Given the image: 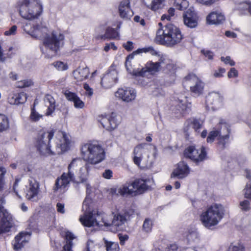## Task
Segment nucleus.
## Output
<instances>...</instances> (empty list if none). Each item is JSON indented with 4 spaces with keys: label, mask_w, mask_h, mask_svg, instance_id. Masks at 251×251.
<instances>
[{
    "label": "nucleus",
    "mask_w": 251,
    "mask_h": 251,
    "mask_svg": "<svg viewBox=\"0 0 251 251\" xmlns=\"http://www.w3.org/2000/svg\"><path fill=\"white\" fill-rule=\"evenodd\" d=\"M42 11L39 0H23L20 6L19 12L24 19L28 20L23 26L24 30L32 38L44 37L43 45L47 53L50 57L56 54L64 45V36L60 32L52 31L47 34L48 29L42 25L41 20L38 18Z\"/></svg>",
    "instance_id": "1"
},
{
    "label": "nucleus",
    "mask_w": 251,
    "mask_h": 251,
    "mask_svg": "<svg viewBox=\"0 0 251 251\" xmlns=\"http://www.w3.org/2000/svg\"><path fill=\"white\" fill-rule=\"evenodd\" d=\"M54 134L53 130L39 134L37 137L36 147L41 154H60L66 151L69 147V141L66 135L58 131L56 136V142L54 145H50V141Z\"/></svg>",
    "instance_id": "2"
},
{
    "label": "nucleus",
    "mask_w": 251,
    "mask_h": 251,
    "mask_svg": "<svg viewBox=\"0 0 251 251\" xmlns=\"http://www.w3.org/2000/svg\"><path fill=\"white\" fill-rule=\"evenodd\" d=\"M161 68L163 69V72L165 74L164 76L165 84L170 85L173 83L176 78L175 67L168 59L164 57H161L159 61L156 62H148L145 67L140 70H134L132 74L136 76L144 77L148 74H155Z\"/></svg>",
    "instance_id": "3"
},
{
    "label": "nucleus",
    "mask_w": 251,
    "mask_h": 251,
    "mask_svg": "<svg viewBox=\"0 0 251 251\" xmlns=\"http://www.w3.org/2000/svg\"><path fill=\"white\" fill-rule=\"evenodd\" d=\"M182 38L180 29L169 24L157 30L155 40L161 45L173 47L180 43Z\"/></svg>",
    "instance_id": "4"
},
{
    "label": "nucleus",
    "mask_w": 251,
    "mask_h": 251,
    "mask_svg": "<svg viewBox=\"0 0 251 251\" xmlns=\"http://www.w3.org/2000/svg\"><path fill=\"white\" fill-rule=\"evenodd\" d=\"M83 161L80 158L74 159L68 167V173H63L60 177H58L55 182L53 187L54 192H56L58 190H63L66 191L69 187L71 181H75L74 172L77 169L80 171H83Z\"/></svg>",
    "instance_id": "5"
},
{
    "label": "nucleus",
    "mask_w": 251,
    "mask_h": 251,
    "mask_svg": "<svg viewBox=\"0 0 251 251\" xmlns=\"http://www.w3.org/2000/svg\"><path fill=\"white\" fill-rule=\"evenodd\" d=\"M225 210L220 204L211 205L200 216V220L202 225L207 228L211 229L216 226L223 218Z\"/></svg>",
    "instance_id": "6"
},
{
    "label": "nucleus",
    "mask_w": 251,
    "mask_h": 251,
    "mask_svg": "<svg viewBox=\"0 0 251 251\" xmlns=\"http://www.w3.org/2000/svg\"><path fill=\"white\" fill-rule=\"evenodd\" d=\"M81 151L83 160L91 164L99 163L105 158L103 149L96 143H89L83 145Z\"/></svg>",
    "instance_id": "7"
},
{
    "label": "nucleus",
    "mask_w": 251,
    "mask_h": 251,
    "mask_svg": "<svg viewBox=\"0 0 251 251\" xmlns=\"http://www.w3.org/2000/svg\"><path fill=\"white\" fill-rule=\"evenodd\" d=\"M88 205L86 202V199L83 203L82 210H85V212L83 217L79 218L81 223L85 226L91 227L94 226H104L107 227L105 223H108V217L107 216L103 215L100 212L95 211L92 212H87Z\"/></svg>",
    "instance_id": "8"
},
{
    "label": "nucleus",
    "mask_w": 251,
    "mask_h": 251,
    "mask_svg": "<svg viewBox=\"0 0 251 251\" xmlns=\"http://www.w3.org/2000/svg\"><path fill=\"white\" fill-rule=\"evenodd\" d=\"M151 180L149 179H136L131 183L126 182L118 189L121 196L130 195L134 193L141 194L151 189Z\"/></svg>",
    "instance_id": "9"
},
{
    "label": "nucleus",
    "mask_w": 251,
    "mask_h": 251,
    "mask_svg": "<svg viewBox=\"0 0 251 251\" xmlns=\"http://www.w3.org/2000/svg\"><path fill=\"white\" fill-rule=\"evenodd\" d=\"M184 155L186 158L191 159L196 165H199L205 159L206 152L203 147L199 151L195 146H191L185 149Z\"/></svg>",
    "instance_id": "10"
},
{
    "label": "nucleus",
    "mask_w": 251,
    "mask_h": 251,
    "mask_svg": "<svg viewBox=\"0 0 251 251\" xmlns=\"http://www.w3.org/2000/svg\"><path fill=\"white\" fill-rule=\"evenodd\" d=\"M184 83L190 86V91L194 96H199L202 94L204 83L195 75H189L184 78Z\"/></svg>",
    "instance_id": "11"
},
{
    "label": "nucleus",
    "mask_w": 251,
    "mask_h": 251,
    "mask_svg": "<svg viewBox=\"0 0 251 251\" xmlns=\"http://www.w3.org/2000/svg\"><path fill=\"white\" fill-rule=\"evenodd\" d=\"M215 128L219 135L218 138V144L223 149L228 141L230 132V126L226 122L221 120Z\"/></svg>",
    "instance_id": "12"
},
{
    "label": "nucleus",
    "mask_w": 251,
    "mask_h": 251,
    "mask_svg": "<svg viewBox=\"0 0 251 251\" xmlns=\"http://www.w3.org/2000/svg\"><path fill=\"white\" fill-rule=\"evenodd\" d=\"M39 183L36 180L33 178L29 180V185L26 186L25 192V197L28 200L37 201L39 200Z\"/></svg>",
    "instance_id": "13"
},
{
    "label": "nucleus",
    "mask_w": 251,
    "mask_h": 251,
    "mask_svg": "<svg viewBox=\"0 0 251 251\" xmlns=\"http://www.w3.org/2000/svg\"><path fill=\"white\" fill-rule=\"evenodd\" d=\"M11 214L4 207L0 208V234L9 231L12 226Z\"/></svg>",
    "instance_id": "14"
},
{
    "label": "nucleus",
    "mask_w": 251,
    "mask_h": 251,
    "mask_svg": "<svg viewBox=\"0 0 251 251\" xmlns=\"http://www.w3.org/2000/svg\"><path fill=\"white\" fill-rule=\"evenodd\" d=\"M223 100V95L216 92L209 93L206 97V106L208 109H216L222 105Z\"/></svg>",
    "instance_id": "15"
},
{
    "label": "nucleus",
    "mask_w": 251,
    "mask_h": 251,
    "mask_svg": "<svg viewBox=\"0 0 251 251\" xmlns=\"http://www.w3.org/2000/svg\"><path fill=\"white\" fill-rule=\"evenodd\" d=\"M118 81V72L115 69L109 70L101 78V84L106 89L110 88Z\"/></svg>",
    "instance_id": "16"
},
{
    "label": "nucleus",
    "mask_w": 251,
    "mask_h": 251,
    "mask_svg": "<svg viewBox=\"0 0 251 251\" xmlns=\"http://www.w3.org/2000/svg\"><path fill=\"white\" fill-rule=\"evenodd\" d=\"M183 22L188 27L195 28L198 25V17L196 13L190 9H188L183 14Z\"/></svg>",
    "instance_id": "17"
},
{
    "label": "nucleus",
    "mask_w": 251,
    "mask_h": 251,
    "mask_svg": "<svg viewBox=\"0 0 251 251\" xmlns=\"http://www.w3.org/2000/svg\"><path fill=\"white\" fill-rule=\"evenodd\" d=\"M164 80H165L164 79ZM165 81L160 82V80H155L151 82L150 85L148 87V91L151 93L152 95L155 97H159L164 95L165 92L162 89V86H168L165 85Z\"/></svg>",
    "instance_id": "18"
},
{
    "label": "nucleus",
    "mask_w": 251,
    "mask_h": 251,
    "mask_svg": "<svg viewBox=\"0 0 251 251\" xmlns=\"http://www.w3.org/2000/svg\"><path fill=\"white\" fill-rule=\"evenodd\" d=\"M100 123L107 130L112 131L118 126V122L115 119V115L113 113L110 115L102 116L100 120Z\"/></svg>",
    "instance_id": "19"
},
{
    "label": "nucleus",
    "mask_w": 251,
    "mask_h": 251,
    "mask_svg": "<svg viewBox=\"0 0 251 251\" xmlns=\"http://www.w3.org/2000/svg\"><path fill=\"white\" fill-rule=\"evenodd\" d=\"M108 218V223H105L107 227L110 226H119L124 224L127 221L129 216L127 212H125L123 214L119 213Z\"/></svg>",
    "instance_id": "20"
},
{
    "label": "nucleus",
    "mask_w": 251,
    "mask_h": 251,
    "mask_svg": "<svg viewBox=\"0 0 251 251\" xmlns=\"http://www.w3.org/2000/svg\"><path fill=\"white\" fill-rule=\"evenodd\" d=\"M119 13L121 18L128 20L133 15V12L130 9L129 0L122 1L119 6Z\"/></svg>",
    "instance_id": "21"
},
{
    "label": "nucleus",
    "mask_w": 251,
    "mask_h": 251,
    "mask_svg": "<svg viewBox=\"0 0 251 251\" xmlns=\"http://www.w3.org/2000/svg\"><path fill=\"white\" fill-rule=\"evenodd\" d=\"M189 173V168L184 161H180L177 164V167L174 170L171 174V177L183 178L186 176Z\"/></svg>",
    "instance_id": "22"
},
{
    "label": "nucleus",
    "mask_w": 251,
    "mask_h": 251,
    "mask_svg": "<svg viewBox=\"0 0 251 251\" xmlns=\"http://www.w3.org/2000/svg\"><path fill=\"white\" fill-rule=\"evenodd\" d=\"M187 126L184 127V131L186 134H188L189 127H192L197 133H199L202 128L203 120L201 119L193 118L191 120L187 121Z\"/></svg>",
    "instance_id": "23"
},
{
    "label": "nucleus",
    "mask_w": 251,
    "mask_h": 251,
    "mask_svg": "<svg viewBox=\"0 0 251 251\" xmlns=\"http://www.w3.org/2000/svg\"><path fill=\"white\" fill-rule=\"evenodd\" d=\"M150 52L152 55H156L157 52L156 50H155L152 47H149L147 48H144L142 49H138L136 50L133 51L132 53L129 54L126 58V61L125 62V66L126 68L127 71L130 73V70H129L128 64L130 66L129 61L132 59L134 58V55L139 54L142 52Z\"/></svg>",
    "instance_id": "24"
},
{
    "label": "nucleus",
    "mask_w": 251,
    "mask_h": 251,
    "mask_svg": "<svg viewBox=\"0 0 251 251\" xmlns=\"http://www.w3.org/2000/svg\"><path fill=\"white\" fill-rule=\"evenodd\" d=\"M135 94L134 91L133 90L119 89L116 92L115 96L122 99L124 101L129 102L135 98Z\"/></svg>",
    "instance_id": "25"
},
{
    "label": "nucleus",
    "mask_w": 251,
    "mask_h": 251,
    "mask_svg": "<svg viewBox=\"0 0 251 251\" xmlns=\"http://www.w3.org/2000/svg\"><path fill=\"white\" fill-rule=\"evenodd\" d=\"M225 20V16L221 12H212L206 18L207 22L209 24L219 25L222 24Z\"/></svg>",
    "instance_id": "26"
},
{
    "label": "nucleus",
    "mask_w": 251,
    "mask_h": 251,
    "mask_svg": "<svg viewBox=\"0 0 251 251\" xmlns=\"http://www.w3.org/2000/svg\"><path fill=\"white\" fill-rule=\"evenodd\" d=\"M64 95L68 100L74 102L75 107L77 108H82L84 107V103L75 93L66 90L64 93Z\"/></svg>",
    "instance_id": "27"
},
{
    "label": "nucleus",
    "mask_w": 251,
    "mask_h": 251,
    "mask_svg": "<svg viewBox=\"0 0 251 251\" xmlns=\"http://www.w3.org/2000/svg\"><path fill=\"white\" fill-rule=\"evenodd\" d=\"M146 146H147V144L142 143L137 145L134 148L133 161L138 166L140 165L142 154L145 151V147Z\"/></svg>",
    "instance_id": "28"
},
{
    "label": "nucleus",
    "mask_w": 251,
    "mask_h": 251,
    "mask_svg": "<svg viewBox=\"0 0 251 251\" xmlns=\"http://www.w3.org/2000/svg\"><path fill=\"white\" fill-rule=\"evenodd\" d=\"M26 233L21 232L15 237L13 245L14 250L18 251L21 250L26 243Z\"/></svg>",
    "instance_id": "29"
},
{
    "label": "nucleus",
    "mask_w": 251,
    "mask_h": 251,
    "mask_svg": "<svg viewBox=\"0 0 251 251\" xmlns=\"http://www.w3.org/2000/svg\"><path fill=\"white\" fill-rule=\"evenodd\" d=\"M26 94L24 92L13 94L8 98V101L11 104L18 105L23 104L26 101Z\"/></svg>",
    "instance_id": "30"
},
{
    "label": "nucleus",
    "mask_w": 251,
    "mask_h": 251,
    "mask_svg": "<svg viewBox=\"0 0 251 251\" xmlns=\"http://www.w3.org/2000/svg\"><path fill=\"white\" fill-rule=\"evenodd\" d=\"M89 74V69L87 67L78 68L73 72L74 77L77 81H82L88 77Z\"/></svg>",
    "instance_id": "31"
},
{
    "label": "nucleus",
    "mask_w": 251,
    "mask_h": 251,
    "mask_svg": "<svg viewBox=\"0 0 251 251\" xmlns=\"http://www.w3.org/2000/svg\"><path fill=\"white\" fill-rule=\"evenodd\" d=\"M45 105L48 107L47 115H50L55 110V101L54 98L50 95H47L44 99Z\"/></svg>",
    "instance_id": "32"
},
{
    "label": "nucleus",
    "mask_w": 251,
    "mask_h": 251,
    "mask_svg": "<svg viewBox=\"0 0 251 251\" xmlns=\"http://www.w3.org/2000/svg\"><path fill=\"white\" fill-rule=\"evenodd\" d=\"M187 243L191 244L197 241L199 239V233L195 229H190L184 233Z\"/></svg>",
    "instance_id": "33"
},
{
    "label": "nucleus",
    "mask_w": 251,
    "mask_h": 251,
    "mask_svg": "<svg viewBox=\"0 0 251 251\" xmlns=\"http://www.w3.org/2000/svg\"><path fill=\"white\" fill-rule=\"evenodd\" d=\"M119 36V33L113 28L108 27L104 35L99 36L97 38L101 39H115Z\"/></svg>",
    "instance_id": "34"
},
{
    "label": "nucleus",
    "mask_w": 251,
    "mask_h": 251,
    "mask_svg": "<svg viewBox=\"0 0 251 251\" xmlns=\"http://www.w3.org/2000/svg\"><path fill=\"white\" fill-rule=\"evenodd\" d=\"M66 239L67 240L66 244L63 247L62 251H73L72 250V240L75 237L74 235L71 232L67 231L66 233Z\"/></svg>",
    "instance_id": "35"
},
{
    "label": "nucleus",
    "mask_w": 251,
    "mask_h": 251,
    "mask_svg": "<svg viewBox=\"0 0 251 251\" xmlns=\"http://www.w3.org/2000/svg\"><path fill=\"white\" fill-rule=\"evenodd\" d=\"M104 240V244L107 251H119V247L117 243Z\"/></svg>",
    "instance_id": "36"
},
{
    "label": "nucleus",
    "mask_w": 251,
    "mask_h": 251,
    "mask_svg": "<svg viewBox=\"0 0 251 251\" xmlns=\"http://www.w3.org/2000/svg\"><path fill=\"white\" fill-rule=\"evenodd\" d=\"M188 2L186 0H175L174 6L179 10H183L188 6Z\"/></svg>",
    "instance_id": "37"
},
{
    "label": "nucleus",
    "mask_w": 251,
    "mask_h": 251,
    "mask_svg": "<svg viewBox=\"0 0 251 251\" xmlns=\"http://www.w3.org/2000/svg\"><path fill=\"white\" fill-rule=\"evenodd\" d=\"M236 8L243 13L248 10L251 15V3L250 2H241L237 6Z\"/></svg>",
    "instance_id": "38"
},
{
    "label": "nucleus",
    "mask_w": 251,
    "mask_h": 251,
    "mask_svg": "<svg viewBox=\"0 0 251 251\" xmlns=\"http://www.w3.org/2000/svg\"><path fill=\"white\" fill-rule=\"evenodd\" d=\"M9 126L8 118L4 115L0 114V131L6 129Z\"/></svg>",
    "instance_id": "39"
},
{
    "label": "nucleus",
    "mask_w": 251,
    "mask_h": 251,
    "mask_svg": "<svg viewBox=\"0 0 251 251\" xmlns=\"http://www.w3.org/2000/svg\"><path fill=\"white\" fill-rule=\"evenodd\" d=\"M245 247L243 244L237 243L235 244H231L228 247L227 251H245Z\"/></svg>",
    "instance_id": "40"
},
{
    "label": "nucleus",
    "mask_w": 251,
    "mask_h": 251,
    "mask_svg": "<svg viewBox=\"0 0 251 251\" xmlns=\"http://www.w3.org/2000/svg\"><path fill=\"white\" fill-rule=\"evenodd\" d=\"M152 226V222L150 218L145 219L142 226L143 230L146 232H150Z\"/></svg>",
    "instance_id": "41"
},
{
    "label": "nucleus",
    "mask_w": 251,
    "mask_h": 251,
    "mask_svg": "<svg viewBox=\"0 0 251 251\" xmlns=\"http://www.w3.org/2000/svg\"><path fill=\"white\" fill-rule=\"evenodd\" d=\"M35 101L34 102V106L31 108V112L30 117L32 121L36 122L38 121L40 118L42 117V116L35 111Z\"/></svg>",
    "instance_id": "42"
},
{
    "label": "nucleus",
    "mask_w": 251,
    "mask_h": 251,
    "mask_svg": "<svg viewBox=\"0 0 251 251\" xmlns=\"http://www.w3.org/2000/svg\"><path fill=\"white\" fill-rule=\"evenodd\" d=\"M240 208L243 211H249L251 209L250 202L248 200H245L240 201Z\"/></svg>",
    "instance_id": "43"
},
{
    "label": "nucleus",
    "mask_w": 251,
    "mask_h": 251,
    "mask_svg": "<svg viewBox=\"0 0 251 251\" xmlns=\"http://www.w3.org/2000/svg\"><path fill=\"white\" fill-rule=\"evenodd\" d=\"M32 84L33 82L30 79H25L17 82V86L19 88H25L29 87Z\"/></svg>",
    "instance_id": "44"
},
{
    "label": "nucleus",
    "mask_w": 251,
    "mask_h": 251,
    "mask_svg": "<svg viewBox=\"0 0 251 251\" xmlns=\"http://www.w3.org/2000/svg\"><path fill=\"white\" fill-rule=\"evenodd\" d=\"M219 135L216 129V128H214L213 130L210 131L208 135V137L207 138V142L208 143H212L214 140L215 138L216 137H219Z\"/></svg>",
    "instance_id": "45"
},
{
    "label": "nucleus",
    "mask_w": 251,
    "mask_h": 251,
    "mask_svg": "<svg viewBox=\"0 0 251 251\" xmlns=\"http://www.w3.org/2000/svg\"><path fill=\"white\" fill-rule=\"evenodd\" d=\"M53 66L58 70L64 71L68 69L67 64H65L61 61H57L52 64Z\"/></svg>",
    "instance_id": "46"
},
{
    "label": "nucleus",
    "mask_w": 251,
    "mask_h": 251,
    "mask_svg": "<svg viewBox=\"0 0 251 251\" xmlns=\"http://www.w3.org/2000/svg\"><path fill=\"white\" fill-rule=\"evenodd\" d=\"M6 172L5 168L0 167V191L2 190L4 185V176Z\"/></svg>",
    "instance_id": "47"
},
{
    "label": "nucleus",
    "mask_w": 251,
    "mask_h": 251,
    "mask_svg": "<svg viewBox=\"0 0 251 251\" xmlns=\"http://www.w3.org/2000/svg\"><path fill=\"white\" fill-rule=\"evenodd\" d=\"M164 0H152L151 8L154 11H155L159 8L162 2Z\"/></svg>",
    "instance_id": "48"
},
{
    "label": "nucleus",
    "mask_w": 251,
    "mask_h": 251,
    "mask_svg": "<svg viewBox=\"0 0 251 251\" xmlns=\"http://www.w3.org/2000/svg\"><path fill=\"white\" fill-rule=\"evenodd\" d=\"M88 175V174L85 171H82V172L79 171L78 176L79 181H78L77 183H79L86 182L87 180V176Z\"/></svg>",
    "instance_id": "49"
},
{
    "label": "nucleus",
    "mask_w": 251,
    "mask_h": 251,
    "mask_svg": "<svg viewBox=\"0 0 251 251\" xmlns=\"http://www.w3.org/2000/svg\"><path fill=\"white\" fill-rule=\"evenodd\" d=\"M201 52L205 57L207 58L208 60H213L214 54L211 51L203 49L201 50Z\"/></svg>",
    "instance_id": "50"
},
{
    "label": "nucleus",
    "mask_w": 251,
    "mask_h": 251,
    "mask_svg": "<svg viewBox=\"0 0 251 251\" xmlns=\"http://www.w3.org/2000/svg\"><path fill=\"white\" fill-rule=\"evenodd\" d=\"M221 60L226 64H229L231 66H233L235 64V62L232 60L229 56H227L226 57L222 56L221 58Z\"/></svg>",
    "instance_id": "51"
},
{
    "label": "nucleus",
    "mask_w": 251,
    "mask_h": 251,
    "mask_svg": "<svg viewBox=\"0 0 251 251\" xmlns=\"http://www.w3.org/2000/svg\"><path fill=\"white\" fill-rule=\"evenodd\" d=\"M17 28V26L14 25L12 26L8 30L5 31L4 33V34L5 36L14 35L16 34Z\"/></svg>",
    "instance_id": "52"
},
{
    "label": "nucleus",
    "mask_w": 251,
    "mask_h": 251,
    "mask_svg": "<svg viewBox=\"0 0 251 251\" xmlns=\"http://www.w3.org/2000/svg\"><path fill=\"white\" fill-rule=\"evenodd\" d=\"M177 110L180 113L184 111L186 109L187 106L185 102H183L182 100H179V103L176 105Z\"/></svg>",
    "instance_id": "53"
},
{
    "label": "nucleus",
    "mask_w": 251,
    "mask_h": 251,
    "mask_svg": "<svg viewBox=\"0 0 251 251\" xmlns=\"http://www.w3.org/2000/svg\"><path fill=\"white\" fill-rule=\"evenodd\" d=\"M133 43L131 41H127L126 43L123 44V47L127 51H131L134 49Z\"/></svg>",
    "instance_id": "54"
},
{
    "label": "nucleus",
    "mask_w": 251,
    "mask_h": 251,
    "mask_svg": "<svg viewBox=\"0 0 251 251\" xmlns=\"http://www.w3.org/2000/svg\"><path fill=\"white\" fill-rule=\"evenodd\" d=\"M244 197L251 201V184L244 189Z\"/></svg>",
    "instance_id": "55"
},
{
    "label": "nucleus",
    "mask_w": 251,
    "mask_h": 251,
    "mask_svg": "<svg viewBox=\"0 0 251 251\" xmlns=\"http://www.w3.org/2000/svg\"><path fill=\"white\" fill-rule=\"evenodd\" d=\"M229 78L235 77L238 76V71L234 68H232L227 74Z\"/></svg>",
    "instance_id": "56"
},
{
    "label": "nucleus",
    "mask_w": 251,
    "mask_h": 251,
    "mask_svg": "<svg viewBox=\"0 0 251 251\" xmlns=\"http://www.w3.org/2000/svg\"><path fill=\"white\" fill-rule=\"evenodd\" d=\"M226 72L224 68H219L218 70L214 72L213 75L215 77H221L223 76V74Z\"/></svg>",
    "instance_id": "57"
},
{
    "label": "nucleus",
    "mask_w": 251,
    "mask_h": 251,
    "mask_svg": "<svg viewBox=\"0 0 251 251\" xmlns=\"http://www.w3.org/2000/svg\"><path fill=\"white\" fill-rule=\"evenodd\" d=\"M219 0H197V1L202 4L209 6L217 2Z\"/></svg>",
    "instance_id": "58"
},
{
    "label": "nucleus",
    "mask_w": 251,
    "mask_h": 251,
    "mask_svg": "<svg viewBox=\"0 0 251 251\" xmlns=\"http://www.w3.org/2000/svg\"><path fill=\"white\" fill-rule=\"evenodd\" d=\"M56 208L58 212H59L61 214L65 213V210L64 208V204L60 202L57 203Z\"/></svg>",
    "instance_id": "59"
},
{
    "label": "nucleus",
    "mask_w": 251,
    "mask_h": 251,
    "mask_svg": "<svg viewBox=\"0 0 251 251\" xmlns=\"http://www.w3.org/2000/svg\"><path fill=\"white\" fill-rule=\"evenodd\" d=\"M110 49H112L113 50H115L117 49V48L115 45L114 43L111 42L110 44H106L105 46L104 47V50L106 52H107Z\"/></svg>",
    "instance_id": "60"
},
{
    "label": "nucleus",
    "mask_w": 251,
    "mask_h": 251,
    "mask_svg": "<svg viewBox=\"0 0 251 251\" xmlns=\"http://www.w3.org/2000/svg\"><path fill=\"white\" fill-rule=\"evenodd\" d=\"M84 89L86 90L87 94L89 96H91L93 94V89L90 88L89 85L87 83H84L83 85Z\"/></svg>",
    "instance_id": "61"
},
{
    "label": "nucleus",
    "mask_w": 251,
    "mask_h": 251,
    "mask_svg": "<svg viewBox=\"0 0 251 251\" xmlns=\"http://www.w3.org/2000/svg\"><path fill=\"white\" fill-rule=\"evenodd\" d=\"M118 236H119V240L120 241V244L122 245H124L125 244V242L126 241L128 238V235H121L120 234L118 235Z\"/></svg>",
    "instance_id": "62"
},
{
    "label": "nucleus",
    "mask_w": 251,
    "mask_h": 251,
    "mask_svg": "<svg viewBox=\"0 0 251 251\" xmlns=\"http://www.w3.org/2000/svg\"><path fill=\"white\" fill-rule=\"evenodd\" d=\"M177 249V246L176 244H173L170 245L169 246L165 248L164 251H176Z\"/></svg>",
    "instance_id": "63"
},
{
    "label": "nucleus",
    "mask_w": 251,
    "mask_h": 251,
    "mask_svg": "<svg viewBox=\"0 0 251 251\" xmlns=\"http://www.w3.org/2000/svg\"><path fill=\"white\" fill-rule=\"evenodd\" d=\"M112 172L110 170H106L103 173V176L107 179H109L112 177Z\"/></svg>",
    "instance_id": "64"
}]
</instances>
